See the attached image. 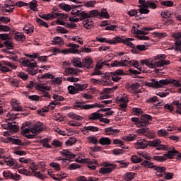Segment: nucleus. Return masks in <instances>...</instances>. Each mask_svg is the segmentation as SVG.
<instances>
[{
	"mask_svg": "<svg viewBox=\"0 0 181 181\" xmlns=\"http://www.w3.org/2000/svg\"><path fill=\"white\" fill-rule=\"evenodd\" d=\"M18 114H13V112H10L6 115L7 119H6V124L3 125V128L4 129H7V131L4 132V136H11L12 134H15L18 132V129L19 127L16 122H11V121H13V119H16V116Z\"/></svg>",
	"mask_w": 181,
	"mask_h": 181,
	"instance_id": "f257e3e1",
	"label": "nucleus"
},
{
	"mask_svg": "<svg viewBox=\"0 0 181 181\" xmlns=\"http://www.w3.org/2000/svg\"><path fill=\"white\" fill-rule=\"evenodd\" d=\"M22 133L25 135V138L33 139L36 135L40 134L43 131V123L37 122L32 127H28L23 124L21 127Z\"/></svg>",
	"mask_w": 181,
	"mask_h": 181,
	"instance_id": "f03ea898",
	"label": "nucleus"
},
{
	"mask_svg": "<svg viewBox=\"0 0 181 181\" xmlns=\"http://www.w3.org/2000/svg\"><path fill=\"white\" fill-rule=\"evenodd\" d=\"M139 12L141 15H148L149 12V9L148 8H151V9H156L158 6L156 4L152 1H145V0H139Z\"/></svg>",
	"mask_w": 181,
	"mask_h": 181,
	"instance_id": "7ed1b4c3",
	"label": "nucleus"
},
{
	"mask_svg": "<svg viewBox=\"0 0 181 181\" xmlns=\"http://www.w3.org/2000/svg\"><path fill=\"white\" fill-rule=\"evenodd\" d=\"M71 15H75L80 18V19H87L88 18L91 19V18H94V16H98L100 12L97 10H92L89 11V13H87L75 8L71 11Z\"/></svg>",
	"mask_w": 181,
	"mask_h": 181,
	"instance_id": "20e7f679",
	"label": "nucleus"
},
{
	"mask_svg": "<svg viewBox=\"0 0 181 181\" xmlns=\"http://www.w3.org/2000/svg\"><path fill=\"white\" fill-rule=\"evenodd\" d=\"M169 81L168 79L158 81L156 78H153L150 82L146 83L147 87H152V88H162L163 86H168Z\"/></svg>",
	"mask_w": 181,
	"mask_h": 181,
	"instance_id": "39448f33",
	"label": "nucleus"
},
{
	"mask_svg": "<svg viewBox=\"0 0 181 181\" xmlns=\"http://www.w3.org/2000/svg\"><path fill=\"white\" fill-rule=\"evenodd\" d=\"M87 87V84L74 83L73 86H68V91L69 94H77L78 91H84Z\"/></svg>",
	"mask_w": 181,
	"mask_h": 181,
	"instance_id": "423d86ee",
	"label": "nucleus"
},
{
	"mask_svg": "<svg viewBox=\"0 0 181 181\" xmlns=\"http://www.w3.org/2000/svg\"><path fill=\"white\" fill-rule=\"evenodd\" d=\"M104 167H102L99 169V173H101L102 175H110L111 172L117 168V165L110 163H104Z\"/></svg>",
	"mask_w": 181,
	"mask_h": 181,
	"instance_id": "0eeeda50",
	"label": "nucleus"
},
{
	"mask_svg": "<svg viewBox=\"0 0 181 181\" xmlns=\"http://www.w3.org/2000/svg\"><path fill=\"white\" fill-rule=\"evenodd\" d=\"M74 107L76 108H81V110H91V108H100L101 107H104L102 104L94 103L91 105H84L83 102H76L74 105Z\"/></svg>",
	"mask_w": 181,
	"mask_h": 181,
	"instance_id": "6e6552de",
	"label": "nucleus"
},
{
	"mask_svg": "<svg viewBox=\"0 0 181 181\" xmlns=\"http://www.w3.org/2000/svg\"><path fill=\"white\" fill-rule=\"evenodd\" d=\"M61 155L64 156L65 158H58V160H62L64 163H70V160L71 159H74L76 158V154H73V153L69 151L68 150H62L60 151Z\"/></svg>",
	"mask_w": 181,
	"mask_h": 181,
	"instance_id": "1a4fd4ad",
	"label": "nucleus"
},
{
	"mask_svg": "<svg viewBox=\"0 0 181 181\" xmlns=\"http://www.w3.org/2000/svg\"><path fill=\"white\" fill-rule=\"evenodd\" d=\"M147 30H153V28L144 27L141 30H138L135 26H133L132 28V33L134 35H148Z\"/></svg>",
	"mask_w": 181,
	"mask_h": 181,
	"instance_id": "9d476101",
	"label": "nucleus"
},
{
	"mask_svg": "<svg viewBox=\"0 0 181 181\" xmlns=\"http://www.w3.org/2000/svg\"><path fill=\"white\" fill-rule=\"evenodd\" d=\"M82 69H93V59L86 57L82 59Z\"/></svg>",
	"mask_w": 181,
	"mask_h": 181,
	"instance_id": "9b49d317",
	"label": "nucleus"
},
{
	"mask_svg": "<svg viewBox=\"0 0 181 181\" xmlns=\"http://www.w3.org/2000/svg\"><path fill=\"white\" fill-rule=\"evenodd\" d=\"M117 103H120V111H125V108L128 107L127 103H128V98L124 97H117Z\"/></svg>",
	"mask_w": 181,
	"mask_h": 181,
	"instance_id": "f8f14e48",
	"label": "nucleus"
},
{
	"mask_svg": "<svg viewBox=\"0 0 181 181\" xmlns=\"http://www.w3.org/2000/svg\"><path fill=\"white\" fill-rule=\"evenodd\" d=\"M135 146L137 149H146L148 148V141L145 139H140L135 143Z\"/></svg>",
	"mask_w": 181,
	"mask_h": 181,
	"instance_id": "ddd939ff",
	"label": "nucleus"
},
{
	"mask_svg": "<svg viewBox=\"0 0 181 181\" xmlns=\"http://www.w3.org/2000/svg\"><path fill=\"white\" fill-rule=\"evenodd\" d=\"M109 56H105L104 59H100L98 61V62L95 65V68L101 70L104 66H110V64L107 62H110V59H108Z\"/></svg>",
	"mask_w": 181,
	"mask_h": 181,
	"instance_id": "4468645a",
	"label": "nucleus"
},
{
	"mask_svg": "<svg viewBox=\"0 0 181 181\" xmlns=\"http://www.w3.org/2000/svg\"><path fill=\"white\" fill-rule=\"evenodd\" d=\"M140 119L141 127H146V125H149V121H152V116L149 115H143L141 116Z\"/></svg>",
	"mask_w": 181,
	"mask_h": 181,
	"instance_id": "2eb2a0df",
	"label": "nucleus"
},
{
	"mask_svg": "<svg viewBox=\"0 0 181 181\" xmlns=\"http://www.w3.org/2000/svg\"><path fill=\"white\" fill-rule=\"evenodd\" d=\"M120 131L118 129L114 127H108L105 129V134L106 135H110L112 136H117L119 134Z\"/></svg>",
	"mask_w": 181,
	"mask_h": 181,
	"instance_id": "dca6fc26",
	"label": "nucleus"
},
{
	"mask_svg": "<svg viewBox=\"0 0 181 181\" xmlns=\"http://www.w3.org/2000/svg\"><path fill=\"white\" fill-rule=\"evenodd\" d=\"M81 21H83V28L85 29H91L93 26H94V22L93 21V18H81Z\"/></svg>",
	"mask_w": 181,
	"mask_h": 181,
	"instance_id": "f3484780",
	"label": "nucleus"
},
{
	"mask_svg": "<svg viewBox=\"0 0 181 181\" xmlns=\"http://www.w3.org/2000/svg\"><path fill=\"white\" fill-rule=\"evenodd\" d=\"M141 64H146L147 67H149V69H156V61L153 60H149V59H143L141 61Z\"/></svg>",
	"mask_w": 181,
	"mask_h": 181,
	"instance_id": "a211bd4d",
	"label": "nucleus"
},
{
	"mask_svg": "<svg viewBox=\"0 0 181 181\" xmlns=\"http://www.w3.org/2000/svg\"><path fill=\"white\" fill-rule=\"evenodd\" d=\"M11 104L12 105V109L13 111H22L23 108L21 106V102L16 99H12Z\"/></svg>",
	"mask_w": 181,
	"mask_h": 181,
	"instance_id": "6ab92c4d",
	"label": "nucleus"
},
{
	"mask_svg": "<svg viewBox=\"0 0 181 181\" xmlns=\"http://www.w3.org/2000/svg\"><path fill=\"white\" fill-rule=\"evenodd\" d=\"M22 64L23 66H24L25 67H28V69H35V67H36L37 64H36V61L35 60H28V59H24L22 62Z\"/></svg>",
	"mask_w": 181,
	"mask_h": 181,
	"instance_id": "aec40b11",
	"label": "nucleus"
},
{
	"mask_svg": "<svg viewBox=\"0 0 181 181\" xmlns=\"http://www.w3.org/2000/svg\"><path fill=\"white\" fill-rule=\"evenodd\" d=\"M69 52L71 54H76L78 53V47H80V45L74 43H69L68 45Z\"/></svg>",
	"mask_w": 181,
	"mask_h": 181,
	"instance_id": "412c9836",
	"label": "nucleus"
},
{
	"mask_svg": "<svg viewBox=\"0 0 181 181\" xmlns=\"http://www.w3.org/2000/svg\"><path fill=\"white\" fill-rule=\"evenodd\" d=\"M100 76H102V78H104L103 80L100 81L101 86H110L111 84V81H110V78H108V76H106L105 74L101 73Z\"/></svg>",
	"mask_w": 181,
	"mask_h": 181,
	"instance_id": "4be33fe9",
	"label": "nucleus"
},
{
	"mask_svg": "<svg viewBox=\"0 0 181 181\" xmlns=\"http://www.w3.org/2000/svg\"><path fill=\"white\" fill-rule=\"evenodd\" d=\"M14 39L16 42H25L26 40V37H25V34L23 33H16L14 35Z\"/></svg>",
	"mask_w": 181,
	"mask_h": 181,
	"instance_id": "5701e85b",
	"label": "nucleus"
},
{
	"mask_svg": "<svg viewBox=\"0 0 181 181\" xmlns=\"http://www.w3.org/2000/svg\"><path fill=\"white\" fill-rule=\"evenodd\" d=\"M156 175L158 177H163V175H165V172L166 170V168L165 167H156L155 168Z\"/></svg>",
	"mask_w": 181,
	"mask_h": 181,
	"instance_id": "b1692460",
	"label": "nucleus"
},
{
	"mask_svg": "<svg viewBox=\"0 0 181 181\" xmlns=\"http://www.w3.org/2000/svg\"><path fill=\"white\" fill-rule=\"evenodd\" d=\"M52 45H54V46H62L64 45V41L61 37L57 36L53 38Z\"/></svg>",
	"mask_w": 181,
	"mask_h": 181,
	"instance_id": "393cba45",
	"label": "nucleus"
},
{
	"mask_svg": "<svg viewBox=\"0 0 181 181\" xmlns=\"http://www.w3.org/2000/svg\"><path fill=\"white\" fill-rule=\"evenodd\" d=\"M8 141L14 144V145H22V141L18 136H11L8 138Z\"/></svg>",
	"mask_w": 181,
	"mask_h": 181,
	"instance_id": "a878e982",
	"label": "nucleus"
},
{
	"mask_svg": "<svg viewBox=\"0 0 181 181\" xmlns=\"http://www.w3.org/2000/svg\"><path fill=\"white\" fill-rule=\"evenodd\" d=\"M77 74V70L72 67L66 68L64 71V76H73Z\"/></svg>",
	"mask_w": 181,
	"mask_h": 181,
	"instance_id": "bb28decb",
	"label": "nucleus"
},
{
	"mask_svg": "<svg viewBox=\"0 0 181 181\" xmlns=\"http://www.w3.org/2000/svg\"><path fill=\"white\" fill-rule=\"evenodd\" d=\"M101 117H104V115L98 112H93L89 115L88 119L90 121H95V119H100Z\"/></svg>",
	"mask_w": 181,
	"mask_h": 181,
	"instance_id": "cd10ccee",
	"label": "nucleus"
},
{
	"mask_svg": "<svg viewBox=\"0 0 181 181\" xmlns=\"http://www.w3.org/2000/svg\"><path fill=\"white\" fill-rule=\"evenodd\" d=\"M67 116L69 118H71V119H75L76 121H82V119H83V117H81L73 112H69L67 114Z\"/></svg>",
	"mask_w": 181,
	"mask_h": 181,
	"instance_id": "c85d7f7f",
	"label": "nucleus"
},
{
	"mask_svg": "<svg viewBox=\"0 0 181 181\" xmlns=\"http://www.w3.org/2000/svg\"><path fill=\"white\" fill-rule=\"evenodd\" d=\"M103 95H100V98L102 100H106V98H109L110 95H104V94H111V93H113L112 88H106L103 90Z\"/></svg>",
	"mask_w": 181,
	"mask_h": 181,
	"instance_id": "c756f323",
	"label": "nucleus"
},
{
	"mask_svg": "<svg viewBox=\"0 0 181 181\" xmlns=\"http://www.w3.org/2000/svg\"><path fill=\"white\" fill-rule=\"evenodd\" d=\"M160 144H162V141H160V139H158L148 141V146H152L153 148H158V146L160 145Z\"/></svg>",
	"mask_w": 181,
	"mask_h": 181,
	"instance_id": "7c9ffc66",
	"label": "nucleus"
},
{
	"mask_svg": "<svg viewBox=\"0 0 181 181\" xmlns=\"http://www.w3.org/2000/svg\"><path fill=\"white\" fill-rule=\"evenodd\" d=\"M123 37L116 36L113 39H110V45H117L118 43H123L124 38Z\"/></svg>",
	"mask_w": 181,
	"mask_h": 181,
	"instance_id": "2f4dec72",
	"label": "nucleus"
},
{
	"mask_svg": "<svg viewBox=\"0 0 181 181\" xmlns=\"http://www.w3.org/2000/svg\"><path fill=\"white\" fill-rule=\"evenodd\" d=\"M73 66L74 67H78L79 69H83L82 62L80 60V58L78 57H74L72 59Z\"/></svg>",
	"mask_w": 181,
	"mask_h": 181,
	"instance_id": "473e14b6",
	"label": "nucleus"
},
{
	"mask_svg": "<svg viewBox=\"0 0 181 181\" xmlns=\"http://www.w3.org/2000/svg\"><path fill=\"white\" fill-rule=\"evenodd\" d=\"M98 131V127L94 126H87L83 127L82 132H97Z\"/></svg>",
	"mask_w": 181,
	"mask_h": 181,
	"instance_id": "72a5a7b5",
	"label": "nucleus"
},
{
	"mask_svg": "<svg viewBox=\"0 0 181 181\" xmlns=\"http://www.w3.org/2000/svg\"><path fill=\"white\" fill-rule=\"evenodd\" d=\"M36 90H38V91H41L42 93H44L45 91H50V87L42 84H38L36 86Z\"/></svg>",
	"mask_w": 181,
	"mask_h": 181,
	"instance_id": "f704fd0d",
	"label": "nucleus"
},
{
	"mask_svg": "<svg viewBox=\"0 0 181 181\" xmlns=\"http://www.w3.org/2000/svg\"><path fill=\"white\" fill-rule=\"evenodd\" d=\"M134 40L133 38H125L123 39V44L126 45V46H129V47H132V49L135 48V45L134 43L131 42Z\"/></svg>",
	"mask_w": 181,
	"mask_h": 181,
	"instance_id": "c9c22d12",
	"label": "nucleus"
},
{
	"mask_svg": "<svg viewBox=\"0 0 181 181\" xmlns=\"http://www.w3.org/2000/svg\"><path fill=\"white\" fill-rule=\"evenodd\" d=\"M100 145H111V140L108 137H102L99 139Z\"/></svg>",
	"mask_w": 181,
	"mask_h": 181,
	"instance_id": "e433bc0d",
	"label": "nucleus"
},
{
	"mask_svg": "<svg viewBox=\"0 0 181 181\" xmlns=\"http://www.w3.org/2000/svg\"><path fill=\"white\" fill-rule=\"evenodd\" d=\"M176 153H179L176 150H171L168 152L167 154H164V156H165V159H173V156L176 155Z\"/></svg>",
	"mask_w": 181,
	"mask_h": 181,
	"instance_id": "4c0bfd02",
	"label": "nucleus"
},
{
	"mask_svg": "<svg viewBox=\"0 0 181 181\" xmlns=\"http://www.w3.org/2000/svg\"><path fill=\"white\" fill-rule=\"evenodd\" d=\"M131 61H129V57L124 56L122 58L120 61V64L122 65V67H124L125 66H128L129 64Z\"/></svg>",
	"mask_w": 181,
	"mask_h": 181,
	"instance_id": "58836bf2",
	"label": "nucleus"
},
{
	"mask_svg": "<svg viewBox=\"0 0 181 181\" xmlns=\"http://www.w3.org/2000/svg\"><path fill=\"white\" fill-rule=\"evenodd\" d=\"M156 64L157 65V67H163V66H168V64H170V62L169 60L156 61Z\"/></svg>",
	"mask_w": 181,
	"mask_h": 181,
	"instance_id": "ea45409f",
	"label": "nucleus"
},
{
	"mask_svg": "<svg viewBox=\"0 0 181 181\" xmlns=\"http://www.w3.org/2000/svg\"><path fill=\"white\" fill-rule=\"evenodd\" d=\"M157 134L159 136H161L163 138H168V136H169V132H168V131L165 129H161L158 130Z\"/></svg>",
	"mask_w": 181,
	"mask_h": 181,
	"instance_id": "a19ab883",
	"label": "nucleus"
},
{
	"mask_svg": "<svg viewBox=\"0 0 181 181\" xmlns=\"http://www.w3.org/2000/svg\"><path fill=\"white\" fill-rule=\"evenodd\" d=\"M4 160L5 163L7 165V166H13L15 165V162L13 161V159L11 157H6L5 156L4 158Z\"/></svg>",
	"mask_w": 181,
	"mask_h": 181,
	"instance_id": "79ce46f5",
	"label": "nucleus"
},
{
	"mask_svg": "<svg viewBox=\"0 0 181 181\" xmlns=\"http://www.w3.org/2000/svg\"><path fill=\"white\" fill-rule=\"evenodd\" d=\"M135 139H136V135L134 134L123 136V141H127V142H131V141H135Z\"/></svg>",
	"mask_w": 181,
	"mask_h": 181,
	"instance_id": "37998d69",
	"label": "nucleus"
},
{
	"mask_svg": "<svg viewBox=\"0 0 181 181\" xmlns=\"http://www.w3.org/2000/svg\"><path fill=\"white\" fill-rule=\"evenodd\" d=\"M141 165L144 168H147L148 169H152L153 168H155V165H153V163H151L148 160H144L141 163Z\"/></svg>",
	"mask_w": 181,
	"mask_h": 181,
	"instance_id": "c03bdc74",
	"label": "nucleus"
},
{
	"mask_svg": "<svg viewBox=\"0 0 181 181\" xmlns=\"http://www.w3.org/2000/svg\"><path fill=\"white\" fill-rule=\"evenodd\" d=\"M57 177H54V180L60 181L61 179H65V177H67V174L59 172L57 174Z\"/></svg>",
	"mask_w": 181,
	"mask_h": 181,
	"instance_id": "a18cd8bd",
	"label": "nucleus"
},
{
	"mask_svg": "<svg viewBox=\"0 0 181 181\" xmlns=\"http://www.w3.org/2000/svg\"><path fill=\"white\" fill-rule=\"evenodd\" d=\"M30 9L31 11H37V1L36 0H33L32 1L30 2Z\"/></svg>",
	"mask_w": 181,
	"mask_h": 181,
	"instance_id": "49530a36",
	"label": "nucleus"
},
{
	"mask_svg": "<svg viewBox=\"0 0 181 181\" xmlns=\"http://www.w3.org/2000/svg\"><path fill=\"white\" fill-rule=\"evenodd\" d=\"M59 6L62 11H65L66 12H70V11H71V7L69 4H60Z\"/></svg>",
	"mask_w": 181,
	"mask_h": 181,
	"instance_id": "de8ad7c7",
	"label": "nucleus"
},
{
	"mask_svg": "<svg viewBox=\"0 0 181 181\" xmlns=\"http://www.w3.org/2000/svg\"><path fill=\"white\" fill-rule=\"evenodd\" d=\"M168 84H173L174 87H181V81H176L175 79H168Z\"/></svg>",
	"mask_w": 181,
	"mask_h": 181,
	"instance_id": "09e8293b",
	"label": "nucleus"
},
{
	"mask_svg": "<svg viewBox=\"0 0 181 181\" xmlns=\"http://www.w3.org/2000/svg\"><path fill=\"white\" fill-rule=\"evenodd\" d=\"M101 18H104L105 19L110 18V14L107 12V9L102 8L100 13L99 14Z\"/></svg>",
	"mask_w": 181,
	"mask_h": 181,
	"instance_id": "8fccbe9b",
	"label": "nucleus"
},
{
	"mask_svg": "<svg viewBox=\"0 0 181 181\" xmlns=\"http://www.w3.org/2000/svg\"><path fill=\"white\" fill-rule=\"evenodd\" d=\"M76 141L77 139L75 137H71L66 141V146H72Z\"/></svg>",
	"mask_w": 181,
	"mask_h": 181,
	"instance_id": "3c124183",
	"label": "nucleus"
},
{
	"mask_svg": "<svg viewBox=\"0 0 181 181\" xmlns=\"http://www.w3.org/2000/svg\"><path fill=\"white\" fill-rule=\"evenodd\" d=\"M38 168L39 165H37V164L33 163V161L32 160L30 162V169L32 170L33 173H35V172H36V170H37Z\"/></svg>",
	"mask_w": 181,
	"mask_h": 181,
	"instance_id": "603ef678",
	"label": "nucleus"
},
{
	"mask_svg": "<svg viewBox=\"0 0 181 181\" xmlns=\"http://www.w3.org/2000/svg\"><path fill=\"white\" fill-rule=\"evenodd\" d=\"M34 176L35 177H37V179H40L41 180H44V179H46V175L45 174H42V173L39 171L34 172Z\"/></svg>",
	"mask_w": 181,
	"mask_h": 181,
	"instance_id": "864d4df0",
	"label": "nucleus"
},
{
	"mask_svg": "<svg viewBox=\"0 0 181 181\" xmlns=\"http://www.w3.org/2000/svg\"><path fill=\"white\" fill-rule=\"evenodd\" d=\"M137 153L142 156L144 159H147V160H151V156L149 153L144 152V151H138Z\"/></svg>",
	"mask_w": 181,
	"mask_h": 181,
	"instance_id": "5fc2aeb1",
	"label": "nucleus"
},
{
	"mask_svg": "<svg viewBox=\"0 0 181 181\" xmlns=\"http://www.w3.org/2000/svg\"><path fill=\"white\" fill-rule=\"evenodd\" d=\"M135 175H136V173H127L125 174L124 179L127 181L132 180V179H134V177H135Z\"/></svg>",
	"mask_w": 181,
	"mask_h": 181,
	"instance_id": "6e6d98bb",
	"label": "nucleus"
},
{
	"mask_svg": "<svg viewBox=\"0 0 181 181\" xmlns=\"http://www.w3.org/2000/svg\"><path fill=\"white\" fill-rule=\"evenodd\" d=\"M153 159L158 162H163V160H166V156L165 154L163 156H153Z\"/></svg>",
	"mask_w": 181,
	"mask_h": 181,
	"instance_id": "4d7b16f0",
	"label": "nucleus"
},
{
	"mask_svg": "<svg viewBox=\"0 0 181 181\" xmlns=\"http://www.w3.org/2000/svg\"><path fill=\"white\" fill-rule=\"evenodd\" d=\"M49 166L51 168H53L54 169V170H60L62 168L60 167V164H59V163H56V162H52L49 163Z\"/></svg>",
	"mask_w": 181,
	"mask_h": 181,
	"instance_id": "13d9d810",
	"label": "nucleus"
},
{
	"mask_svg": "<svg viewBox=\"0 0 181 181\" xmlns=\"http://www.w3.org/2000/svg\"><path fill=\"white\" fill-rule=\"evenodd\" d=\"M175 47L174 48V50L175 52H181V40H177L175 42Z\"/></svg>",
	"mask_w": 181,
	"mask_h": 181,
	"instance_id": "bf43d9fd",
	"label": "nucleus"
},
{
	"mask_svg": "<svg viewBox=\"0 0 181 181\" xmlns=\"http://www.w3.org/2000/svg\"><path fill=\"white\" fill-rule=\"evenodd\" d=\"M18 77H19L20 78H21L22 80H24V81H26V80H28V78H29V76L28 75V74H26L25 72L18 73Z\"/></svg>",
	"mask_w": 181,
	"mask_h": 181,
	"instance_id": "052dcab7",
	"label": "nucleus"
},
{
	"mask_svg": "<svg viewBox=\"0 0 181 181\" xmlns=\"http://www.w3.org/2000/svg\"><path fill=\"white\" fill-rule=\"evenodd\" d=\"M88 141L91 142V144H93L94 145H97V144H98V139L94 136H88Z\"/></svg>",
	"mask_w": 181,
	"mask_h": 181,
	"instance_id": "680f3d73",
	"label": "nucleus"
},
{
	"mask_svg": "<svg viewBox=\"0 0 181 181\" xmlns=\"http://www.w3.org/2000/svg\"><path fill=\"white\" fill-rule=\"evenodd\" d=\"M131 160L133 161L134 163H141V162H142V158H141V157H138L137 156H133L131 158Z\"/></svg>",
	"mask_w": 181,
	"mask_h": 181,
	"instance_id": "e2e57ef3",
	"label": "nucleus"
},
{
	"mask_svg": "<svg viewBox=\"0 0 181 181\" xmlns=\"http://www.w3.org/2000/svg\"><path fill=\"white\" fill-rule=\"evenodd\" d=\"M172 15V12L168 10H164L161 12V16L162 18H169Z\"/></svg>",
	"mask_w": 181,
	"mask_h": 181,
	"instance_id": "0e129e2a",
	"label": "nucleus"
},
{
	"mask_svg": "<svg viewBox=\"0 0 181 181\" xmlns=\"http://www.w3.org/2000/svg\"><path fill=\"white\" fill-rule=\"evenodd\" d=\"M23 30L25 31V33H27V35H32L33 33V28L28 25H25L23 28Z\"/></svg>",
	"mask_w": 181,
	"mask_h": 181,
	"instance_id": "69168bd1",
	"label": "nucleus"
},
{
	"mask_svg": "<svg viewBox=\"0 0 181 181\" xmlns=\"http://www.w3.org/2000/svg\"><path fill=\"white\" fill-rule=\"evenodd\" d=\"M63 82V78L62 77H57L52 80V83L57 84V86H60Z\"/></svg>",
	"mask_w": 181,
	"mask_h": 181,
	"instance_id": "338daca9",
	"label": "nucleus"
},
{
	"mask_svg": "<svg viewBox=\"0 0 181 181\" xmlns=\"http://www.w3.org/2000/svg\"><path fill=\"white\" fill-rule=\"evenodd\" d=\"M161 5H163L164 6L172 7L174 4L173 1H161Z\"/></svg>",
	"mask_w": 181,
	"mask_h": 181,
	"instance_id": "774afa93",
	"label": "nucleus"
}]
</instances>
